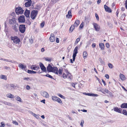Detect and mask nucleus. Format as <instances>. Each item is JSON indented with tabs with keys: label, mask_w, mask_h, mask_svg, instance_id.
Returning a JSON list of instances; mask_svg holds the SVG:
<instances>
[{
	"label": "nucleus",
	"mask_w": 127,
	"mask_h": 127,
	"mask_svg": "<svg viewBox=\"0 0 127 127\" xmlns=\"http://www.w3.org/2000/svg\"><path fill=\"white\" fill-rule=\"evenodd\" d=\"M102 82L104 84V86H105L106 85L105 84V82L104 81L103 79H102Z\"/></svg>",
	"instance_id": "obj_63"
},
{
	"label": "nucleus",
	"mask_w": 127,
	"mask_h": 127,
	"mask_svg": "<svg viewBox=\"0 0 127 127\" xmlns=\"http://www.w3.org/2000/svg\"><path fill=\"white\" fill-rule=\"evenodd\" d=\"M66 73V74H65L64 73H63V77L64 79H65L66 78H67L71 79L72 76L71 75V74L68 72L67 70H66L65 69H64Z\"/></svg>",
	"instance_id": "obj_4"
},
{
	"label": "nucleus",
	"mask_w": 127,
	"mask_h": 127,
	"mask_svg": "<svg viewBox=\"0 0 127 127\" xmlns=\"http://www.w3.org/2000/svg\"><path fill=\"white\" fill-rule=\"evenodd\" d=\"M84 26V23L82 22V23L80 24L79 28H82Z\"/></svg>",
	"instance_id": "obj_50"
},
{
	"label": "nucleus",
	"mask_w": 127,
	"mask_h": 127,
	"mask_svg": "<svg viewBox=\"0 0 127 127\" xmlns=\"http://www.w3.org/2000/svg\"><path fill=\"white\" fill-rule=\"evenodd\" d=\"M56 42L57 43L59 42V40L58 38H57L56 39Z\"/></svg>",
	"instance_id": "obj_64"
},
{
	"label": "nucleus",
	"mask_w": 127,
	"mask_h": 127,
	"mask_svg": "<svg viewBox=\"0 0 127 127\" xmlns=\"http://www.w3.org/2000/svg\"><path fill=\"white\" fill-rule=\"evenodd\" d=\"M1 127H4L5 126V125L3 122H1Z\"/></svg>",
	"instance_id": "obj_54"
},
{
	"label": "nucleus",
	"mask_w": 127,
	"mask_h": 127,
	"mask_svg": "<svg viewBox=\"0 0 127 127\" xmlns=\"http://www.w3.org/2000/svg\"><path fill=\"white\" fill-rule=\"evenodd\" d=\"M4 61H6V62H11L12 63H15V64H16V63L18 64V63L17 62H16V61H14L11 60H8L7 59H5L4 60Z\"/></svg>",
	"instance_id": "obj_27"
},
{
	"label": "nucleus",
	"mask_w": 127,
	"mask_h": 127,
	"mask_svg": "<svg viewBox=\"0 0 127 127\" xmlns=\"http://www.w3.org/2000/svg\"><path fill=\"white\" fill-rule=\"evenodd\" d=\"M105 77L107 79H109V75L108 74H105Z\"/></svg>",
	"instance_id": "obj_58"
},
{
	"label": "nucleus",
	"mask_w": 127,
	"mask_h": 127,
	"mask_svg": "<svg viewBox=\"0 0 127 127\" xmlns=\"http://www.w3.org/2000/svg\"><path fill=\"white\" fill-rule=\"evenodd\" d=\"M53 67L51 66L50 64H49L48 65L47 67V69L48 71L49 72H51L53 71Z\"/></svg>",
	"instance_id": "obj_17"
},
{
	"label": "nucleus",
	"mask_w": 127,
	"mask_h": 127,
	"mask_svg": "<svg viewBox=\"0 0 127 127\" xmlns=\"http://www.w3.org/2000/svg\"><path fill=\"white\" fill-rule=\"evenodd\" d=\"M13 123L15 125H18V123L17 122L15 121H13Z\"/></svg>",
	"instance_id": "obj_59"
},
{
	"label": "nucleus",
	"mask_w": 127,
	"mask_h": 127,
	"mask_svg": "<svg viewBox=\"0 0 127 127\" xmlns=\"http://www.w3.org/2000/svg\"><path fill=\"white\" fill-rule=\"evenodd\" d=\"M122 113L124 115L127 116V111L125 109H123V111Z\"/></svg>",
	"instance_id": "obj_43"
},
{
	"label": "nucleus",
	"mask_w": 127,
	"mask_h": 127,
	"mask_svg": "<svg viewBox=\"0 0 127 127\" xmlns=\"http://www.w3.org/2000/svg\"><path fill=\"white\" fill-rule=\"evenodd\" d=\"M103 89V91H104V92H105V93H109V94H110V93L111 94V93L110 92L108 91V90L107 89Z\"/></svg>",
	"instance_id": "obj_41"
},
{
	"label": "nucleus",
	"mask_w": 127,
	"mask_h": 127,
	"mask_svg": "<svg viewBox=\"0 0 127 127\" xmlns=\"http://www.w3.org/2000/svg\"><path fill=\"white\" fill-rule=\"evenodd\" d=\"M27 72L29 73L32 74L36 73H37V72L35 71H34L32 70H28Z\"/></svg>",
	"instance_id": "obj_34"
},
{
	"label": "nucleus",
	"mask_w": 127,
	"mask_h": 127,
	"mask_svg": "<svg viewBox=\"0 0 127 127\" xmlns=\"http://www.w3.org/2000/svg\"><path fill=\"white\" fill-rule=\"evenodd\" d=\"M125 7L127 9V0H126L125 1Z\"/></svg>",
	"instance_id": "obj_60"
},
{
	"label": "nucleus",
	"mask_w": 127,
	"mask_h": 127,
	"mask_svg": "<svg viewBox=\"0 0 127 127\" xmlns=\"http://www.w3.org/2000/svg\"><path fill=\"white\" fill-rule=\"evenodd\" d=\"M45 24V23L44 22H42L40 25V26H41V28H43Z\"/></svg>",
	"instance_id": "obj_51"
},
{
	"label": "nucleus",
	"mask_w": 127,
	"mask_h": 127,
	"mask_svg": "<svg viewBox=\"0 0 127 127\" xmlns=\"http://www.w3.org/2000/svg\"><path fill=\"white\" fill-rule=\"evenodd\" d=\"M57 95L58 96H59L60 97H61L63 99H65V97L64 96H63V95H61L60 94H59V93Z\"/></svg>",
	"instance_id": "obj_38"
},
{
	"label": "nucleus",
	"mask_w": 127,
	"mask_h": 127,
	"mask_svg": "<svg viewBox=\"0 0 127 127\" xmlns=\"http://www.w3.org/2000/svg\"><path fill=\"white\" fill-rule=\"evenodd\" d=\"M96 45L95 44V43H94L92 44V47L93 48H94L95 47Z\"/></svg>",
	"instance_id": "obj_62"
},
{
	"label": "nucleus",
	"mask_w": 127,
	"mask_h": 127,
	"mask_svg": "<svg viewBox=\"0 0 127 127\" xmlns=\"http://www.w3.org/2000/svg\"><path fill=\"white\" fill-rule=\"evenodd\" d=\"M97 90L98 91H101L102 93L105 94L104 91H103V89H102L101 87H99L97 88Z\"/></svg>",
	"instance_id": "obj_36"
},
{
	"label": "nucleus",
	"mask_w": 127,
	"mask_h": 127,
	"mask_svg": "<svg viewBox=\"0 0 127 127\" xmlns=\"http://www.w3.org/2000/svg\"><path fill=\"white\" fill-rule=\"evenodd\" d=\"M52 71V72H53L57 75L58 74V68L54 66Z\"/></svg>",
	"instance_id": "obj_26"
},
{
	"label": "nucleus",
	"mask_w": 127,
	"mask_h": 127,
	"mask_svg": "<svg viewBox=\"0 0 127 127\" xmlns=\"http://www.w3.org/2000/svg\"><path fill=\"white\" fill-rule=\"evenodd\" d=\"M119 77L121 80L123 81H124L127 79V78L125 75L121 73L120 74Z\"/></svg>",
	"instance_id": "obj_21"
},
{
	"label": "nucleus",
	"mask_w": 127,
	"mask_h": 127,
	"mask_svg": "<svg viewBox=\"0 0 127 127\" xmlns=\"http://www.w3.org/2000/svg\"><path fill=\"white\" fill-rule=\"evenodd\" d=\"M99 46L101 50H103L104 49V45L103 43H100L99 44Z\"/></svg>",
	"instance_id": "obj_30"
},
{
	"label": "nucleus",
	"mask_w": 127,
	"mask_h": 127,
	"mask_svg": "<svg viewBox=\"0 0 127 127\" xmlns=\"http://www.w3.org/2000/svg\"><path fill=\"white\" fill-rule=\"evenodd\" d=\"M18 20L19 22L20 23H24L25 21V17L23 15L19 17Z\"/></svg>",
	"instance_id": "obj_12"
},
{
	"label": "nucleus",
	"mask_w": 127,
	"mask_h": 127,
	"mask_svg": "<svg viewBox=\"0 0 127 127\" xmlns=\"http://www.w3.org/2000/svg\"><path fill=\"white\" fill-rule=\"evenodd\" d=\"M19 67L20 68L24 70H25L26 68V65H24L21 64H19Z\"/></svg>",
	"instance_id": "obj_24"
},
{
	"label": "nucleus",
	"mask_w": 127,
	"mask_h": 127,
	"mask_svg": "<svg viewBox=\"0 0 127 127\" xmlns=\"http://www.w3.org/2000/svg\"><path fill=\"white\" fill-rule=\"evenodd\" d=\"M93 25L95 30L97 31H98L100 29V26L97 24L95 23H93Z\"/></svg>",
	"instance_id": "obj_14"
},
{
	"label": "nucleus",
	"mask_w": 127,
	"mask_h": 127,
	"mask_svg": "<svg viewBox=\"0 0 127 127\" xmlns=\"http://www.w3.org/2000/svg\"><path fill=\"white\" fill-rule=\"evenodd\" d=\"M29 42L31 43V44H32L33 42V40L32 39H29Z\"/></svg>",
	"instance_id": "obj_56"
},
{
	"label": "nucleus",
	"mask_w": 127,
	"mask_h": 127,
	"mask_svg": "<svg viewBox=\"0 0 127 127\" xmlns=\"http://www.w3.org/2000/svg\"><path fill=\"white\" fill-rule=\"evenodd\" d=\"M80 38H77L75 42V45L77 44L78 42L80 41Z\"/></svg>",
	"instance_id": "obj_42"
},
{
	"label": "nucleus",
	"mask_w": 127,
	"mask_h": 127,
	"mask_svg": "<svg viewBox=\"0 0 127 127\" xmlns=\"http://www.w3.org/2000/svg\"><path fill=\"white\" fill-rule=\"evenodd\" d=\"M80 24V21L78 20H76L74 24L72 25L70 28V31L72 32L75 27H77Z\"/></svg>",
	"instance_id": "obj_2"
},
{
	"label": "nucleus",
	"mask_w": 127,
	"mask_h": 127,
	"mask_svg": "<svg viewBox=\"0 0 127 127\" xmlns=\"http://www.w3.org/2000/svg\"><path fill=\"white\" fill-rule=\"evenodd\" d=\"M41 8V7L40 5H37L36 6L35 9H39Z\"/></svg>",
	"instance_id": "obj_46"
},
{
	"label": "nucleus",
	"mask_w": 127,
	"mask_h": 127,
	"mask_svg": "<svg viewBox=\"0 0 127 127\" xmlns=\"http://www.w3.org/2000/svg\"><path fill=\"white\" fill-rule=\"evenodd\" d=\"M41 94L42 96L46 98H48L49 97L48 94L46 92L42 91L41 92Z\"/></svg>",
	"instance_id": "obj_13"
},
{
	"label": "nucleus",
	"mask_w": 127,
	"mask_h": 127,
	"mask_svg": "<svg viewBox=\"0 0 127 127\" xmlns=\"http://www.w3.org/2000/svg\"><path fill=\"white\" fill-rule=\"evenodd\" d=\"M98 96V95L97 94H92V96Z\"/></svg>",
	"instance_id": "obj_53"
},
{
	"label": "nucleus",
	"mask_w": 127,
	"mask_h": 127,
	"mask_svg": "<svg viewBox=\"0 0 127 127\" xmlns=\"http://www.w3.org/2000/svg\"><path fill=\"white\" fill-rule=\"evenodd\" d=\"M39 64L41 70H42L43 72H45L46 71V69L44 65L41 63H40Z\"/></svg>",
	"instance_id": "obj_18"
},
{
	"label": "nucleus",
	"mask_w": 127,
	"mask_h": 127,
	"mask_svg": "<svg viewBox=\"0 0 127 127\" xmlns=\"http://www.w3.org/2000/svg\"><path fill=\"white\" fill-rule=\"evenodd\" d=\"M12 28L13 30L16 32H17L19 30V25L17 23L12 25Z\"/></svg>",
	"instance_id": "obj_10"
},
{
	"label": "nucleus",
	"mask_w": 127,
	"mask_h": 127,
	"mask_svg": "<svg viewBox=\"0 0 127 127\" xmlns=\"http://www.w3.org/2000/svg\"><path fill=\"white\" fill-rule=\"evenodd\" d=\"M15 12L17 14H22L24 12V10L21 7L18 6L15 8Z\"/></svg>",
	"instance_id": "obj_6"
},
{
	"label": "nucleus",
	"mask_w": 127,
	"mask_h": 127,
	"mask_svg": "<svg viewBox=\"0 0 127 127\" xmlns=\"http://www.w3.org/2000/svg\"><path fill=\"white\" fill-rule=\"evenodd\" d=\"M10 38L14 43L19 44L20 42V39L17 36H12Z\"/></svg>",
	"instance_id": "obj_1"
},
{
	"label": "nucleus",
	"mask_w": 127,
	"mask_h": 127,
	"mask_svg": "<svg viewBox=\"0 0 127 127\" xmlns=\"http://www.w3.org/2000/svg\"><path fill=\"white\" fill-rule=\"evenodd\" d=\"M14 98H15V99L16 100L19 101V102H22L21 100V98L19 96H17L16 95V96H15L14 97Z\"/></svg>",
	"instance_id": "obj_35"
},
{
	"label": "nucleus",
	"mask_w": 127,
	"mask_h": 127,
	"mask_svg": "<svg viewBox=\"0 0 127 127\" xmlns=\"http://www.w3.org/2000/svg\"><path fill=\"white\" fill-rule=\"evenodd\" d=\"M32 114L36 118L38 119L39 118V116L38 115H37L32 112Z\"/></svg>",
	"instance_id": "obj_40"
},
{
	"label": "nucleus",
	"mask_w": 127,
	"mask_h": 127,
	"mask_svg": "<svg viewBox=\"0 0 127 127\" xmlns=\"http://www.w3.org/2000/svg\"><path fill=\"white\" fill-rule=\"evenodd\" d=\"M71 10H69L68 13V14L66 15V17L68 18H71L72 16L71 15Z\"/></svg>",
	"instance_id": "obj_25"
},
{
	"label": "nucleus",
	"mask_w": 127,
	"mask_h": 127,
	"mask_svg": "<svg viewBox=\"0 0 127 127\" xmlns=\"http://www.w3.org/2000/svg\"><path fill=\"white\" fill-rule=\"evenodd\" d=\"M83 94L86 95H87L89 96H91L92 94H90L89 93H84Z\"/></svg>",
	"instance_id": "obj_45"
},
{
	"label": "nucleus",
	"mask_w": 127,
	"mask_h": 127,
	"mask_svg": "<svg viewBox=\"0 0 127 127\" xmlns=\"http://www.w3.org/2000/svg\"><path fill=\"white\" fill-rule=\"evenodd\" d=\"M24 2H25V5L26 7L30 6L32 3L31 0H25Z\"/></svg>",
	"instance_id": "obj_11"
},
{
	"label": "nucleus",
	"mask_w": 127,
	"mask_h": 127,
	"mask_svg": "<svg viewBox=\"0 0 127 127\" xmlns=\"http://www.w3.org/2000/svg\"><path fill=\"white\" fill-rule=\"evenodd\" d=\"M7 97L11 98H14V95L10 93H9L7 94Z\"/></svg>",
	"instance_id": "obj_32"
},
{
	"label": "nucleus",
	"mask_w": 127,
	"mask_h": 127,
	"mask_svg": "<svg viewBox=\"0 0 127 127\" xmlns=\"http://www.w3.org/2000/svg\"><path fill=\"white\" fill-rule=\"evenodd\" d=\"M31 68L33 70H38L40 69V67L39 66L34 65H32L31 67Z\"/></svg>",
	"instance_id": "obj_22"
},
{
	"label": "nucleus",
	"mask_w": 127,
	"mask_h": 127,
	"mask_svg": "<svg viewBox=\"0 0 127 127\" xmlns=\"http://www.w3.org/2000/svg\"><path fill=\"white\" fill-rule=\"evenodd\" d=\"M30 11V10L26 9L25 11L24 15L27 17H29Z\"/></svg>",
	"instance_id": "obj_23"
},
{
	"label": "nucleus",
	"mask_w": 127,
	"mask_h": 127,
	"mask_svg": "<svg viewBox=\"0 0 127 127\" xmlns=\"http://www.w3.org/2000/svg\"><path fill=\"white\" fill-rule=\"evenodd\" d=\"M45 76L46 77H49L51 78V79H54V78L52 76L50 75L49 74H47Z\"/></svg>",
	"instance_id": "obj_44"
},
{
	"label": "nucleus",
	"mask_w": 127,
	"mask_h": 127,
	"mask_svg": "<svg viewBox=\"0 0 127 127\" xmlns=\"http://www.w3.org/2000/svg\"><path fill=\"white\" fill-rule=\"evenodd\" d=\"M24 80H25L26 82L27 81H31V79L29 77H24L23 78Z\"/></svg>",
	"instance_id": "obj_31"
},
{
	"label": "nucleus",
	"mask_w": 127,
	"mask_h": 127,
	"mask_svg": "<svg viewBox=\"0 0 127 127\" xmlns=\"http://www.w3.org/2000/svg\"><path fill=\"white\" fill-rule=\"evenodd\" d=\"M6 87L7 88H9V90H12L13 89H15L16 87L13 84L11 85L8 84L7 85Z\"/></svg>",
	"instance_id": "obj_15"
},
{
	"label": "nucleus",
	"mask_w": 127,
	"mask_h": 127,
	"mask_svg": "<svg viewBox=\"0 0 127 127\" xmlns=\"http://www.w3.org/2000/svg\"><path fill=\"white\" fill-rule=\"evenodd\" d=\"M121 107L123 108H127V103H122L121 105Z\"/></svg>",
	"instance_id": "obj_28"
},
{
	"label": "nucleus",
	"mask_w": 127,
	"mask_h": 127,
	"mask_svg": "<svg viewBox=\"0 0 127 127\" xmlns=\"http://www.w3.org/2000/svg\"><path fill=\"white\" fill-rule=\"evenodd\" d=\"M26 28L25 25H20L19 27L20 31L22 33H24L25 31Z\"/></svg>",
	"instance_id": "obj_9"
},
{
	"label": "nucleus",
	"mask_w": 127,
	"mask_h": 127,
	"mask_svg": "<svg viewBox=\"0 0 127 127\" xmlns=\"http://www.w3.org/2000/svg\"><path fill=\"white\" fill-rule=\"evenodd\" d=\"M44 59L45 61H51V58L49 57L44 58Z\"/></svg>",
	"instance_id": "obj_39"
},
{
	"label": "nucleus",
	"mask_w": 127,
	"mask_h": 127,
	"mask_svg": "<svg viewBox=\"0 0 127 127\" xmlns=\"http://www.w3.org/2000/svg\"><path fill=\"white\" fill-rule=\"evenodd\" d=\"M26 88L27 90H29L30 89V87L29 85H27L26 86Z\"/></svg>",
	"instance_id": "obj_57"
},
{
	"label": "nucleus",
	"mask_w": 127,
	"mask_h": 127,
	"mask_svg": "<svg viewBox=\"0 0 127 127\" xmlns=\"http://www.w3.org/2000/svg\"><path fill=\"white\" fill-rule=\"evenodd\" d=\"M84 122V121L83 120H82L81 121V123L80 124V125L82 127H83V124Z\"/></svg>",
	"instance_id": "obj_47"
},
{
	"label": "nucleus",
	"mask_w": 127,
	"mask_h": 127,
	"mask_svg": "<svg viewBox=\"0 0 127 127\" xmlns=\"http://www.w3.org/2000/svg\"><path fill=\"white\" fill-rule=\"evenodd\" d=\"M4 68L5 69H8V70H9L10 69V68L9 67H7V66H5L4 67Z\"/></svg>",
	"instance_id": "obj_61"
},
{
	"label": "nucleus",
	"mask_w": 127,
	"mask_h": 127,
	"mask_svg": "<svg viewBox=\"0 0 127 127\" xmlns=\"http://www.w3.org/2000/svg\"><path fill=\"white\" fill-rule=\"evenodd\" d=\"M108 66L110 68H113V65L112 64L109 63L108 64Z\"/></svg>",
	"instance_id": "obj_49"
},
{
	"label": "nucleus",
	"mask_w": 127,
	"mask_h": 127,
	"mask_svg": "<svg viewBox=\"0 0 127 127\" xmlns=\"http://www.w3.org/2000/svg\"><path fill=\"white\" fill-rule=\"evenodd\" d=\"M4 103L5 105H10L11 104L10 103L7 102H4Z\"/></svg>",
	"instance_id": "obj_48"
},
{
	"label": "nucleus",
	"mask_w": 127,
	"mask_h": 127,
	"mask_svg": "<svg viewBox=\"0 0 127 127\" xmlns=\"http://www.w3.org/2000/svg\"><path fill=\"white\" fill-rule=\"evenodd\" d=\"M38 13L37 10H33L31 12V18L32 19H34Z\"/></svg>",
	"instance_id": "obj_5"
},
{
	"label": "nucleus",
	"mask_w": 127,
	"mask_h": 127,
	"mask_svg": "<svg viewBox=\"0 0 127 127\" xmlns=\"http://www.w3.org/2000/svg\"><path fill=\"white\" fill-rule=\"evenodd\" d=\"M78 49V47L77 46L76 47L73 51V61L71 59H70V61L71 63H73V61H74L75 59V57L76 56V54L78 53L77 49Z\"/></svg>",
	"instance_id": "obj_3"
},
{
	"label": "nucleus",
	"mask_w": 127,
	"mask_h": 127,
	"mask_svg": "<svg viewBox=\"0 0 127 127\" xmlns=\"http://www.w3.org/2000/svg\"><path fill=\"white\" fill-rule=\"evenodd\" d=\"M104 8L105 9V11L109 13H110L111 12V10L110 8L106 6V5H105L104 6Z\"/></svg>",
	"instance_id": "obj_20"
},
{
	"label": "nucleus",
	"mask_w": 127,
	"mask_h": 127,
	"mask_svg": "<svg viewBox=\"0 0 127 127\" xmlns=\"http://www.w3.org/2000/svg\"><path fill=\"white\" fill-rule=\"evenodd\" d=\"M63 69L62 68H59L58 70V74L59 76L61 75L63 72Z\"/></svg>",
	"instance_id": "obj_29"
},
{
	"label": "nucleus",
	"mask_w": 127,
	"mask_h": 127,
	"mask_svg": "<svg viewBox=\"0 0 127 127\" xmlns=\"http://www.w3.org/2000/svg\"><path fill=\"white\" fill-rule=\"evenodd\" d=\"M17 23L16 19L14 17L9 19V23L10 25H13Z\"/></svg>",
	"instance_id": "obj_8"
},
{
	"label": "nucleus",
	"mask_w": 127,
	"mask_h": 127,
	"mask_svg": "<svg viewBox=\"0 0 127 127\" xmlns=\"http://www.w3.org/2000/svg\"><path fill=\"white\" fill-rule=\"evenodd\" d=\"M114 111L116 112L119 113H122V109L120 108H118V107H115L114 108Z\"/></svg>",
	"instance_id": "obj_19"
},
{
	"label": "nucleus",
	"mask_w": 127,
	"mask_h": 127,
	"mask_svg": "<svg viewBox=\"0 0 127 127\" xmlns=\"http://www.w3.org/2000/svg\"><path fill=\"white\" fill-rule=\"evenodd\" d=\"M95 15V16L96 17V20H97L98 21L99 20V17H98V16L97 15V14L96 13Z\"/></svg>",
	"instance_id": "obj_52"
},
{
	"label": "nucleus",
	"mask_w": 127,
	"mask_h": 127,
	"mask_svg": "<svg viewBox=\"0 0 127 127\" xmlns=\"http://www.w3.org/2000/svg\"><path fill=\"white\" fill-rule=\"evenodd\" d=\"M52 99L54 101H56L60 103H62V102L61 99L55 96H52Z\"/></svg>",
	"instance_id": "obj_7"
},
{
	"label": "nucleus",
	"mask_w": 127,
	"mask_h": 127,
	"mask_svg": "<svg viewBox=\"0 0 127 127\" xmlns=\"http://www.w3.org/2000/svg\"><path fill=\"white\" fill-rule=\"evenodd\" d=\"M55 37L54 34L53 33H51L49 38L50 41L51 42H54L55 41Z\"/></svg>",
	"instance_id": "obj_16"
},
{
	"label": "nucleus",
	"mask_w": 127,
	"mask_h": 127,
	"mask_svg": "<svg viewBox=\"0 0 127 127\" xmlns=\"http://www.w3.org/2000/svg\"><path fill=\"white\" fill-rule=\"evenodd\" d=\"M107 48H108L109 47V43H106L105 44Z\"/></svg>",
	"instance_id": "obj_55"
},
{
	"label": "nucleus",
	"mask_w": 127,
	"mask_h": 127,
	"mask_svg": "<svg viewBox=\"0 0 127 127\" xmlns=\"http://www.w3.org/2000/svg\"><path fill=\"white\" fill-rule=\"evenodd\" d=\"M0 78L6 80H7L6 76L3 75H0Z\"/></svg>",
	"instance_id": "obj_33"
},
{
	"label": "nucleus",
	"mask_w": 127,
	"mask_h": 127,
	"mask_svg": "<svg viewBox=\"0 0 127 127\" xmlns=\"http://www.w3.org/2000/svg\"><path fill=\"white\" fill-rule=\"evenodd\" d=\"M87 56V52L86 51H84L83 53V58H86Z\"/></svg>",
	"instance_id": "obj_37"
}]
</instances>
